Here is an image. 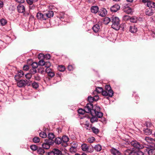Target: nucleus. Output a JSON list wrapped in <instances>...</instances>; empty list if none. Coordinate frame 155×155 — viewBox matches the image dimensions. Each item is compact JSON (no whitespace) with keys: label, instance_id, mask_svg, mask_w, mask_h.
I'll return each instance as SVG.
<instances>
[{"label":"nucleus","instance_id":"obj_1","mask_svg":"<svg viewBox=\"0 0 155 155\" xmlns=\"http://www.w3.org/2000/svg\"><path fill=\"white\" fill-rule=\"evenodd\" d=\"M112 28L115 30H118L120 28V20L118 18L113 16L112 18Z\"/></svg>","mask_w":155,"mask_h":155},{"label":"nucleus","instance_id":"obj_2","mask_svg":"<svg viewBox=\"0 0 155 155\" xmlns=\"http://www.w3.org/2000/svg\"><path fill=\"white\" fill-rule=\"evenodd\" d=\"M31 82V81L30 80H26L25 81L22 79L17 82V85L19 87H23L27 85H30Z\"/></svg>","mask_w":155,"mask_h":155},{"label":"nucleus","instance_id":"obj_3","mask_svg":"<svg viewBox=\"0 0 155 155\" xmlns=\"http://www.w3.org/2000/svg\"><path fill=\"white\" fill-rule=\"evenodd\" d=\"M81 148L82 150L87 152H92L94 150L93 147L85 143H84L81 145Z\"/></svg>","mask_w":155,"mask_h":155},{"label":"nucleus","instance_id":"obj_4","mask_svg":"<svg viewBox=\"0 0 155 155\" xmlns=\"http://www.w3.org/2000/svg\"><path fill=\"white\" fill-rule=\"evenodd\" d=\"M45 142L42 145V147L44 149H48L50 148V145H52L54 144L53 140H45Z\"/></svg>","mask_w":155,"mask_h":155},{"label":"nucleus","instance_id":"obj_5","mask_svg":"<svg viewBox=\"0 0 155 155\" xmlns=\"http://www.w3.org/2000/svg\"><path fill=\"white\" fill-rule=\"evenodd\" d=\"M130 144L132 146L138 149H140L144 148L143 145L140 144L136 140L132 141L131 142Z\"/></svg>","mask_w":155,"mask_h":155},{"label":"nucleus","instance_id":"obj_6","mask_svg":"<svg viewBox=\"0 0 155 155\" xmlns=\"http://www.w3.org/2000/svg\"><path fill=\"white\" fill-rule=\"evenodd\" d=\"M93 104L91 103L87 104L86 106L84 107L86 112L87 113H90L91 114L92 110H94L93 109Z\"/></svg>","mask_w":155,"mask_h":155},{"label":"nucleus","instance_id":"obj_7","mask_svg":"<svg viewBox=\"0 0 155 155\" xmlns=\"http://www.w3.org/2000/svg\"><path fill=\"white\" fill-rule=\"evenodd\" d=\"M91 115L92 116H96L98 118H101L103 116V114L100 111H96V110H93L92 111L91 113Z\"/></svg>","mask_w":155,"mask_h":155},{"label":"nucleus","instance_id":"obj_8","mask_svg":"<svg viewBox=\"0 0 155 155\" xmlns=\"http://www.w3.org/2000/svg\"><path fill=\"white\" fill-rule=\"evenodd\" d=\"M107 14V11L106 9L104 8H101L98 12L99 15L102 17L105 16Z\"/></svg>","mask_w":155,"mask_h":155},{"label":"nucleus","instance_id":"obj_9","mask_svg":"<svg viewBox=\"0 0 155 155\" xmlns=\"http://www.w3.org/2000/svg\"><path fill=\"white\" fill-rule=\"evenodd\" d=\"M69 138L66 136H63L62 138V145L64 147H66L67 145V142L68 141Z\"/></svg>","mask_w":155,"mask_h":155},{"label":"nucleus","instance_id":"obj_10","mask_svg":"<svg viewBox=\"0 0 155 155\" xmlns=\"http://www.w3.org/2000/svg\"><path fill=\"white\" fill-rule=\"evenodd\" d=\"M105 90L108 91L109 95V97H112L114 94L113 91L111 90V87L109 85H106L105 86Z\"/></svg>","mask_w":155,"mask_h":155},{"label":"nucleus","instance_id":"obj_11","mask_svg":"<svg viewBox=\"0 0 155 155\" xmlns=\"http://www.w3.org/2000/svg\"><path fill=\"white\" fill-rule=\"evenodd\" d=\"M45 72L48 73V76L51 78L53 77L55 75L53 70L51 68L45 69Z\"/></svg>","mask_w":155,"mask_h":155},{"label":"nucleus","instance_id":"obj_12","mask_svg":"<svg viewBox=\"0 0 155 155\" xmlns=\"http://www.w3.org/2000/svg\"><path fill=\"white\" fill-rule=\"evenodd\" d=\"M145 140L148 143V144H149L150 146L153 147V145L152 143L155 142V139L149 137H146Z\"/></svg>","mask_w":155,"mask_h":155},{"label":"nucleus","instance_id":"obj_13","mask_svg":"<svg viewBox=\"0 0 155 155\" xmlns=\"http://www.w3.org/2000/svg\"><path fill=\"white\" fill-rule=\"evenodd\" d=\"M120 7L118 4H115L110 8V10L112 12H116L120 9Z\"/></svg>","mask_w":155,"mask_h":155},{"label":"nucleus","instance_id":"obj_14","mask_svg":"<svg viewBox=\"0 0 155 155\" xmlns=\"http://www.w3.org/2000/svg\"><path fill=\"white\" fill-rule=\"evenodd\" d=\"M17 9L18 12L23 13L25 11V9L24 6L21 4H19L17 7Z\"/></svg>","mask_w":155,"mask_h":155},{"label":"nucleus","instance_id":"obj_15","mask_svg":"<svg viewBox=\"0 0 155 155\" xmlns=\"http://www.w3.org/2000/svg\"><path fill=\"white\" fill-rule=\"evenodd\" d=\"M123 11L125 13L128 14H131L132 12V9L129 6H124L123 9Z\"/></svg>","mask_w":155,"mask_h":155},{"label":"nucleus","instance_id":"obj_16","mask_svg":"<svg viewBox=\"0 0 155 155\" xmlns=\"http://www.w3.org/2000/svg\"><path fill=\"white\" fill-rule=\"evenodd\" d=\"M74 146H72L70 149V152L72 153H75L77 150V147H78V144L77 143H74L73 144Z\"/></svg>","mask_w":155,"mask_h":155},{"label":"nucleus","instance_id":"obj_17","mask_svg":"<svg viewBox=\"0 0 155 155\" xmlns=\"http://www.w3.org/2000/svg\"><path fill=\"white\" fill-rule=\"evenodd\" d=\"M154 13L153 10L151 8H149L146 9L145 13L147 15L151 16Z\"/></svg>","mask_w":155,"mask_h":155},{"label":"nucleus","instance_id":"obj_18","mask_svg":"<svg viewBox=\"0 0 155 155\" xmlns=\"http://www.w3.org/2000/svg\"><path fill=\"white\" fill-rule=\"evenodd\" d=\"M91 12L93 13L96 14L98 12L99 8L97 6H92L91 8Z\"/></svg>","mask_w":155,"mask_h":155},{"label":"nucleus","instance_id":"obj_19","mask_svg":"<svg viewBox=\"0 0 155 155\" xmlns=\"http://www.w3.org/2000/svg\"><path fill=\"white\" fill-rule=\"evenodd\" d=\"M137 28L134 25L130 26L129 28V31L132 33H135L137 31Z\"/></svg>","mask_w":155,"mask_h":155},{"label":"nucleus","instance_id":"obj_20","mask_svg":"<svg viewBox=\"0 0 155 155\" xmlns=\"http://www.w3.org/2000/svg\"><path fill=\"white\" fill-rule=\"evenodd\" d=\"M100 29V26L98 24H96L94 25L92 29L94 31L95 33L98 32Z\"/></svg>","mask_w":155,"mask_h":155},{"label":"nucleus","instance_id":"obj_21","mask_svg":"<svg viewBox=\"0 0 155 155\" xmlns=\"http://www.w3.org/2000/svg\"><path fill=\"white\" fill-rule=\"evenodd\" d=\"M143 152L140 151L132 150L130 155H142Z\"/></svg>","mask_w":155,"mask_h":155},{"label":"nucleus","instance_id":"obj_22","mask_svg":"<svg viewBox=\"0 0 155 155\" xmlns=\"http://www.w3.org/2000/svg\"><path fill=\"white\" fill-rule=\"evenodd\" d=\"M111 152L113 155H120V152L117 150L113 148L111 150Z\"/></svg>","mask_w":155,"mask_h":155},{"label":"nucleus","instance_id":"obj_23","mask_svg":"<svg viewBox=\"0 0 155 155\" xmlns=\"http://www.w3.org/2000/svg\"><path fill=\"white\" fill-rule=\"evenodd\" d=\"M147 5L149 8H154L155 7V2L149 1L147 3Z\"/></svg>","mask_w":155,"mask_h":155},{"label":"nucleus","instance_id":"obj_24","mask_svg":"<svg viewBox=\"0 0 155 155\" xmlns=\"http://www.w3.org/2000/svg\"><path fill=\"white\" fill-rule=\"evenodd\" d=\"M148 151L149 155H155V149H147Z\"/></svg>","mask_w":155,"mask_h":155},{"label":"nucleus","instance_id":"obj_25","mask_svg":"<svg viewBox=\"0 0 155 155\" xmlns=\"http://www.w3.org/2000/svg\"><path fill=\"white\" fill-rule=\"evenodd\" d=\"M53 150L55 154H56L57 155H61L62 154L61 151L58 149L54 148L53 149Z\"/></svg>","mask_w":155,"mask_h":155},{"label":"nucleus","instance_id":"obj_26","mask_svg":"<svg viewBox=\"0 0 155 155\" xmlns=\"http://www.w3.org/2000/svg\"><path fill=\"white\" fill-rule=\"evenodd\" d=\"M47 18H51L53 17L54 15V12L53 11H48L47 13L46 14Z\"/></svg>","mask_w":155,"mask_h":155},{"label":"nucleus","instance_id":"obj_27","mask_svg":"<svg viewBox=\"0 0 155 155\" xmlns=\"http://www.w3.org/2000/svg\"><path fill=\"white\" fill-rule=\"evenodd\" d=\"M45 71V70L43 66H40L38 68V72L41 74H44Z\"/></svg>","mask_w":155,"mask_h":155},{"label":"nucleus","instance_id":"obj_28","mask_svg":"<svg viewBox=\"0 0 155 155\" xmlns=\"http://www.w3.org/2000/svg\"><path fill=\"white\" fill-rule=\"evenodd\" d=\"M55 143L58 144H59L61 143L62 144V139L60 137L56 138L54 140Z\"/></svg>","mask_w":155,"mask_h":155},{"label":"nucleus","instance_id":"obj_29","mask_svg":"<svg viewBox=\"0 0 155 155\" xmlns=\"http://www.w3.org/2000/svg\"><path fill=\"white\" fill-rule=\"evenodd\" d=\"M144 132L146 135H150L152 133V130L149 128H147L144 130Z\"/></svg>","mask_w":155,"mask_h":155},{"label":"nucleus","instance_id":"obj_30","mask_svg":"<svg viewBox=\"0 0 155 155\" xmlns=\"http://www.w3.org/2000/svg\"><path fill=\"white\" fill-rule=\"evenodd\" d=\"M7 23V21L5 19L2 18L0 20V24L2 26L5 25Z\"/></svg>","mask_w":155,"mask_h":155},{"label":"nucleus","instance_id":"obj_31","mask_svg":"<svg viewBox=\"0 0 155 155\" xmlns=\"http://www.w3.org/2000/svg\"><path fill=\"white\" fill-rule=\"evenodd\" d=\"M37 152L39 154L42 155L45 153V151L43 149L40 147L38 148Z\"/></svg>","mask_w":155,"mask_h":155},{"label":"nucleus","instance_id":"obj_32","mask_svg":"<svg viewBox=\"0 0 155 155\" xmlns=\"http://www.w3.org/2000/svg\"><path fill=\"white\" fill-rule=\"evenodd\" d=\"M94 148L95 150L97 151H99L101 150V145L97 144L95 145Z\"/></svg>","mask_w":155,"mask_h":155},{"label":"nucleus","instance_id":"obj_33","mask_svg":"<svg viewBox=\"0 0 155 155\" xmlns=\"http://www.w3.org/2000/svg\"><path fill=\"white\" fill-rule=\"evenodd\" d=\"M110 21V18L108 17H106L104 18V23L106 25L108 24Z\"/></svg>","mask_w":155,"mask_h":155},{"label":"nucleus","instance_id":"obj_34","mask_svg":"<svg viewBox=\"0 0 155 155\" xmlns=\"http://www.w3.org/2000/svg\"><path fill=\"white\" fill-rule=\"evenodd\" d=\"M65 67L62 65H59L58 67V70L60 71H64L65 70Z\"/></svg>","mask_w":155,"mask_h":155},{"label":"nucleus","instance_id":"obj_35","mask_svg":"<svg viewBox=\"0 0 155 155\" xmlns=\"http://www.w3.org/2000/svg\"><path fill=\"white\" fill-rule=\"evenodd\" d=\"M55 136L52 133H49L48 134V140H53L52 139L54 138Z\"/></svg>","mask_w":155,"mask_h":155},{"label":"nucleus","instance_id":"obj_36","mask_svg":"<svg viewBox=\"0 0 155 155\" xmlns=\"http://www.w3.org/2000/svg\"><path fill=\"white\" fill-rule=\"evenodd\" d=\"M27 3L30 5H32L34 3L37 2L38 0H26Z\"/></svg>","mask_w":155,"mask_h":155},{"label":"nucleus","instance_id":"obj_37","mask_svg":"<svg viewBox=\"0 0 155 155\" xmlns=\"http://www.w3.org/2000/svg\"><path fill=\"white\" fill-rule=\"evenodd\" d=\"M90 120L91 123H94L95 122H97L98 120V119L96 117H92L90 118Z\"/></svg>","mask_w":155,"mask_h":155},{"label":"nucleus","instance_id":"obj_38","mask_svg":"<svg viewBox=\"0 0 155 155\" xmlns=\"http://www.w3.org/2000/svg\"><path fill=\"white\" fill-rule=\"evenodd\" d=\"M39 136L42 138H45L47 137L46 133L44 132H41L39 134Z\"/></svg>","mask_w":155,"mask_h":155},{"label":"nucleus","instance_id":"obj_39","mask_svg":"<svg viewBox=\"0 0 155 155\" xmlns=\"http://www.w3.org/2000/svg\"><path fill=\"white\" fill-rule=\"evenodd\" d=\"M91 129L92 130L93 133L95 134H97L99 133V130L97 128L95 127H92L91 128Z\"/></svg>","mask_w":155,"mask_h":155},{"label":"nucleus","instance_id":"obj_40","mask_svg":"<svg viewBox=\"0 0 155 155\" xmlns=\"http://www.w3.org/2000/svg\"><path fill=\"white\" fill-rule=\"evenodd\" d=\"M31 149L33 151H35L37 150L38 147L37 146L35 145H32L30 146Z\"/></svg>","mask_w":155,"mask_h":155},{"label":"nucleus","instance_id":"obj_41","mask_svg":"<svg viewBox=\"0 0 155 155\" xmlns=\"http://www.w3.org/2000/svg\"><path fill=\"white\" fill-rule=\"evenodd\" d=\"M103 89L102 87H97L96 88L95 91L98 93H100L102 92Z\"/></svg>","mask_w":155,"mask_h":155},{"label":"nucleus","instance_id":"obj_42","mask_svg":"<svg viewBox=\"0 0 155 155\" xmlns=\"http://www.w3.org/2000/svg\"><path fill=\"white\" fill-rule=\"evenodd\" d=\"M130 21L132 22H136L137 20V18L135 16L132 17L131 18H130Z\"/></svg>","mask_w":155,"mask_h":155},{"label":"nucleus","instance_id":"obj_43","mask_svg":"<svg viewBox=\"0 0 155 155\" xmlns=\"http://www.w3.org/2000/svg\"><path fill=\"white\" fill-rule=\"evenodd\" d=\"M78 112L79 114H83L85 113V112H86L85 111V109L84 108V109H79L78 110Z\"/></svg>","mask_w":155,"mask_h":155},{"label":"nucleus","instance_id":"obj_44","mask_svg":"<svg viewBox=\"0 0 155 155\" xmlns=\"http://www.w3.org/2000/svg\"><path fill=\"white\" fill-rule=\"evenodd\" d=\"M101 93L103 95L105 96H108L109 97V95L108 91L106 90L103 91V90Z\"/></svg>","mask_w":155,"mask_h":155},{"label":"nucleus","instance_id":"obj_45","mask_svg":"<svg viewBox=\"0 0 155 155\" xmlns=\"http://www.w3.org/2000/svg\"><path fill=\"white\" fill-rule=\"evenodd\" d=\"M38 64L36 62H33L31 64L32 68L36 69L38 66Z\"/></svg>","mask_w":155,"mask_h":155},{"label":"nucleus","instance_id":"obj_46","mask_svg":"<svg viewBox=\"0 0 155 155\" xmlns=\"http://www.w3.org/2000/svg\"><path fill=\"white\" fill-rule=\"evenodd\" d=\"M95 140V138L93 137H91L87 139V141L89 143H92Z\"/></svg>","mask_w":155,"mask_h":155},{"label":"nucleus","instance_id":"obj_47","mask_svg":"<svg viewBox=\"0 0 155 155\" xmlns=\"http://www.w3.org/2000/svg\"><path fill=\"white\" fill-rule=\"evenodd\" d=\"M45 64V62L42 59H41L38 62V65L41 66H43Z\"/></svg>","mask_w":155,"mask_h":155},{"label":"nucleus","instance_id":"obj_48","mask_svg":"<svg viewBox=\"0 0 155 155\" xmlns=\"http://www.w3.org/2000/svg\"><path fill=\"white\" fill-rule=\"evenodd\" d=\"M33 141L35 143H38L40 142V139L38 137H35L33 138Z\"/></svg>","mask_w":155,"mask_h":155},{"label":"nucleus","instance_id":"obj_49","mask_svg":"<svg viewBox=\"0 0 155 155\" xmlns=\"http://www.w3.org/2000/svg\"><path fill=\"white\" fill-rule=\"evenodd\" d=\"M45 67L46 68V69L51 68L50 67L51 66V64L49 62H45V64L44 65Z\"/></svg>","mask_w":155,"mask_h":155},{"label":"nucleus","instance_id":"obj_50","mask_svg":"<svg viewBox=\"0 0 155 155\" xmlns=\"http://www.w3.org/2000/svg\"><path fill=\"white\" fill-rule=\"evenodd\" d=\"M26 78L28 79V80H30L29 79L32 77V74L31 73H28L25 75Z\"/></svg>","mask_w":155,"mask_h":155},{"label":"nucleus","instance_id":"obj_51","mask_svg":"<svg viewBox=\"0 0 155 155\" xmlns=\"http://www.w3.org/2000/svg\"><path fill=\"white\" fill-rule=\"evenodd\" d=\"M32 87L35 88L36 89L38 87V84L35 82H34L32 84Z\"/></svg>","mask_w":155,"mask_h":155},{"label":"nucleus","instance_id":"obj_52","mask_svg":"<svg viewBox=\"0 0 155 155\" xmlns=\"http://www.w3.org/2000/svg\"><path fill=\"white\" fill-rule=\"evenodd\" d=\"M74 68V65H69L68 67V69L69 71H71L73 70Z\"/></svg>","mask_w":155,"mask_h":155},{"label":"nucleus","instance_id":"obj_53","mask_svg":"<svg viewBox=\"0 0 155 155\" xmlns=\"http://www.w3.org/2000/svg\"><path fill=\"white\" fill-rule=\"evenodd\" d=\"M130 17L128 15H125L123 17V20L125 21L130 20Z\"/></svg>","mask_w":155,"mask_h":155},{"label":"nucleus","instance_id":"obj_54","mask_svg":"<svg viewBox=\"0 0 155 155\" xmlns=\"http://www.w3.org/2000/svg\"><path fill=\"white\" fill-rule=\"evenodd\" d=\"M131 150L128 149L126 150L124 152L125 155H130V153H131Z\"/></svg>","mask_w":155,"mask_h":155},{"label":"nucleus","instance_id":"obj_55","mask_svg":"<svg viewBox=\"0 0 155 155\" xmlns=\"http://www.w3.org/2000/svg\"><path fill=\"white\" fill-rule=\"evenodd\" d=\"M24 75V73L23 71H22L20 70L19 71L17 76H18L19 77H22V76Z\"/></svg>","mask_w":155,"mask_h":155},{"label":"nucleus","instance_id":"obj_56","mask_svg":"<svg viewBox=\"0 0 155 155\" xmlns=\"http://www.w3.org/2000/svg\"><path fill=\"white\" fill-rule=\"evenodd\" d=\"M30 72L31 74H34L36 73L37 71L36 69L32 68V69H30Z\"/></svg>","mask_w":155,"mask_h":155},{"label":"nucleus","instance_id":"obj_57","mask_svg":"<svg viewBox=\"0 0 155 155\" xmlns=\"http://www.w3.org/2000/svg\"><path fill=\"white\" fill-rule=\"evenodd\" d=\"M43 15V14L41 13L38 12L37 13V17L38 19H41Z\"/></svg>","mask_w":155,"mask_h":155},{"label":"nucleus","instance_id":"obj_58","mask_svg":"<svg viewBox=\"0 0 155 155\" xmlns=\"http://www.w3.org/2000/svg\"><path fill=\"white\" fill-rule=\"evenodd\" d=\"M88 100L90 102H92L94 101L93 97H92L91 96L88 97Z\"/></svg>","mask_w":155,"mask_h":155},{"label":"nucleus","instance_id":"obj_59","mask_svg":"<svg viewBox=\"0 0 155 155\" xmlns=\"http://www.w3.org/2000/svg\"><path fill=\"white\" fill-rule=\"evenodd\" d=\"M66 16V15L63 13H62L60 14V18L61 20H62V19L64 18Z\"/></svg>","mask_w":155,"mask_h":155},{"label":"nucleus","instance_id":"obj_60","mask_svg":"<svg viewBox=\"0 0 155 155\" xmlns=\"http://www.w3.org/2000/svg\"><path fill=\"white\" fill-rule=\"evenodd\" d=\"M35 79L36 80L39 81L40 80L41 78L39 75L36 74L35 76Z\"/></svg>","mask_w":155,"mask_h":155},{"label":"nucleus","instance_id":"obj_61","mask_svg":"<svg viewBox=\"0 0 155 155\" xmlns=\"http://www.w3.org/2000/svg\"><path fill=\"white\" fill-rule=\"evenodd\" d=\"M44 57L46 59H49L51 58L50 55L49 54H47L44 56Z\"/></svg>","mask_w":155,"mask_h":155},{"label":"nucleus","instance_id":"obj_62","mask_svg":"<svg viewBox=\"0 0 155 155\" xmlns=\"http://www.w3.org/2000/svg\"><path fill=\"white\" fill-rule=\"evenodd\" d=\"M29 68V67L28 65H25L23 67V69L24 70L27 71Z\"/></svg>","mask_w":155,"mask_h":155},{"label":"nucleus","instance_id":"obj_63","mask_svg":"<svg viewBox=\"0 0 155 155\" xmlns=\"http://www.w3.org/2000/svg\"><path fill=\"white\" fill-rule=\"evenodd\" d=\"M47 18L46 14H45V15L43 14V15L42 16V17H41V20H45Z\"/></svg>","mask_w":155,"mask_h":155},{"label":"nucleus","instance_id":"obj_64","mask_svg":"<svg viewBox=\"0 0 155 155\" xmlns=\"http://www.w3.org/2000/svg\"><path fill=\"white\" fill-rule=\"evenodd\" d=\"M93 98L94 101H96L98 100L99 97L98 96L96 95L94 96Z\"/></svg>","mask_w":155,"mask_h":155}]
</instances>
